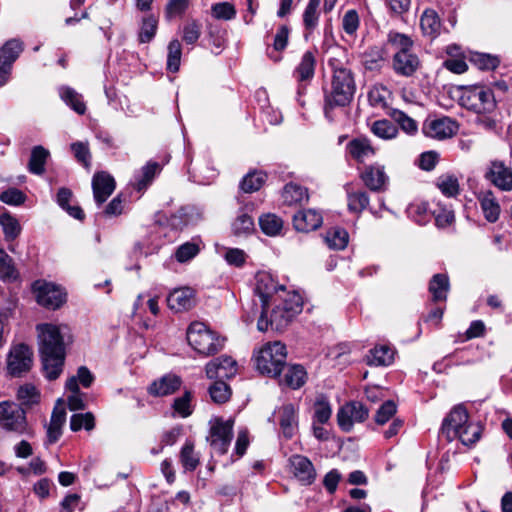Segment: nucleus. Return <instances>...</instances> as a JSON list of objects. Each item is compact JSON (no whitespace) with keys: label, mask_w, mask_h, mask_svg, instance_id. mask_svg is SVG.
<instances>
[{"label":"nucleus","mask_w":512,"mask_h":512,"mask_svg":"<svg viewBox=\"0 0 512 512\" xmlns=\"http://www.w3.org/2000/svg\"><path fill=\"white\" fill-rule=\"evenodd\" d=\"M433 215L435 217L436 225L439 228L449 227L455 220L454 211L450 207L440 203L433 210Z\"/></svg>","instance_id":"obj_54"},{"label":"nucleus","mask_w":512,"mask_h":512,"mask_svg":"<svg viewBox=\"0 0 512 512\" xmlns=\"http://www.w3.org/2000/svg\"><path fill=\"white\" fill-rule=\"evenodd\" d=\"M283 202L287 205L300 204L308 199L306 188L296 183H288L282 192Z\"/></svg>","instance_id":"obj_39"},{"label":"nucleus","mask_w":512,"mask_h":512,"mask_svg":"<svg viewBox=\"0 0 512 512\" xmlns=\"http://www.w3.org/2000/svg\"><path fill=\"white\" fill-rule=\"evenodd\" d=\"M266 179L263 172L248 173L242 180L240 188L246 193H252L260 189Z\"/></svg>","instance_id":"obj_55"},{"label":"nucleus","mask_w":512,"mask_h":512,"mask_svg":"<svg viewBox=\"0 0 512 512\" xmlns=\"http://www.w3.org/2000/svg\"><path fill=\"white\" fill-rule=\"evenodd\" d=\"M395 351L388 345H378L372 348L365 356L366 364L369 366H389L394 361Z\"/></svg>","instance_id":"obj_30"},{"label":"nucleus","mask_w":512,"mask_h":512,"mask_svg":"<svg viewBox=\"0 0 512 512\" xmlns=\"http://www.w3.org/2000/svg\"><path fill=\"white\" fill-rule=\"evenodd\" d=\"M92 189L94 200L101 205L115 190V180L107 172H97L92 179Z\"/></svg>","instance_id":"obj_25"},{"label":"nucleus","mask_w":512,"mask_h":512,"mask_svg":"<svg viewBox=\"0 0 512 512\" xmlns=\"http://www.w3.org/2000/svg\"><path fill=\"white\" fill-rule=\"evenodd\" d=\"M480 422L472 421L464 404L455 405L443 419L441 434L449 441L458 439L465 446H473L482 435Z\"/></svg>","instance_id":"obj_3"},{"label":"nucleus","mask_w":512,"mask_h":512,"mask_svg":"<svg viewBox=\"0 0 512 512\" xmlns=\"http://www.w3.org/2000/svg\"><path fill=\"white\" fill-rule=\"evenodd\" d=\"M307 373L303 366L295 364L289 366L282 379H280V385L287 386L291 389H298L303 386L306 382Z\"/></svg>","instance_id":"obj_32"},{"label":"nucleus","mask_w":512,"mask_h":512,"mask_svg":"<svg viewBox=\"0 0 512 512\" xmlns=\"http://www.w3.org/2000/svg\"><path fill=\"white\" fill-rule=\"evenodd\" d=\"M200 215L195 207L185 206L178 209L170 218L171 225L176 229L195 223Z\"/></svg>","instance_id":"obj_36"},{"label":"nucleus","mask_w":512,"mask_h":512,"mask_svg":"<svg viewBox=\"0 0 512 512\" xmlns=\"http://www.w3.org/2000/svg\"><path fill=\"white\" fill-rule=\"evenodd\" d=\"M66 422V410L62 405H56L52 411L50 423L47 427L48 443L52 444L59 440L62 435V427Z\"/></svg>","instance_id":"obj_31"},{"label":"nucleus","mask_w":512,"mask_h":512,"mask_svg":"<svg viewBox=\"0 0 512 512\" xmlns=\"http://www.w3.org/2000/svg\"><path fill=\"white\" fill-rule=\"evenodd\" d=\"M389 115L399 124L401 129L408 134H415L418 130L417 122L398 109H391Z\"/></svg>","instance_id":"obj_53"},{"label":"nucleus","mask_w":512,"mask_h":512,"mask_svg":"<svg viewBox=\"0 0 512 512\" xmlns=\"http://www.w3.org/2000/svg\"><path fill=\"white\" fill-rule=\"evenodd\" d=\"M181 378L175 374H166L151 383L148 388L153 396H167L174 393L181 386Z\"/></svg>","instance_id":"obj_29"},{"label":"nucleus","mask_w":512,"mask_h":512,"mask_svg":"<svg viewBox=\"0 0 512 512\" xmlns=\"http://www.w3.org/2000/svg\"><path fill=\"white\" fill-rule=\"evenodd\" d=\"M458 130L455 121L449 117L428 119L424 122L422 131L425 136L443 140L452 137Z\"/></svg>","instance_id":"obj_18"},{"label":"nucleus","mask_w":512,"mask_h":512,"mask_svg":"<svg viewBox=\"0 0 512 512\" xmlns=\"http://www.w3.org/2000/svg\"><path fill=\"white\" fill-rule=\"evenodd\" d=\"M49 157V151L42 146H35L32 149L28 168L33 174L41 175L45 171V163Z\"/></svg>","instance_id":"obj_42"},{"label":"nucleus","mask_w":512,"mask_h":512,"mask_svg":"<svg viewBox=\"0 0 512 512\" xmlns=\"http://www.w3.org/2000/svg\"><path fill=\"white\" fill-rule=\"evenodd\" d=\"M209 394L213 402L224 403L230 398L231 391L224 381L218 379L210 386Z\"/></svg>","instance_id":"obj_60"},{"label":"nucleus","mask_w":512,"mask_h":512,"mask_svg":"<svg viewBox=\"0 0 512 512\" xmlns=\"http://www.w3.org/2000/svg\"><path fill=\"white\" fill-rule=\"evenodd\" d=\"M259 225L263 233L268 236L280 234L283 228V221L275 214H265L259 218Z\"/></svg>","instance_id":"obj_45"},{"label":"nucleus","mask_w":512,"mask_h":512,"mask_svg":"<svg viewBox=\"0 0 512 512\" xmlns=\"http://www.w3.org/2000/svg\"><path fill=\"white\" fill-rule=\"evenodd\" d=\"M482 213L488 222L494 223L501 213L500 204L491 190L481 191L477 195Z\"/></svg>","instance_id":"obj_28"},{"label":"nucleus","mask_w":512,"mask_h":512,"mask_svg":"<svg viewBox=\"0 0 512 512\" xmlns=\"http://www.w3.org/2000/svg\"><path fill=\"white\" fill-rule=\"evenodd\" d=\"M324 241L330 249L343 250L349 241L348 232L340 227H335L326 232Z\"/></svg>","instance_id":"obj_40"},{"label":"nucleus","mask_w":512,"mask_h":512,"mask_svg":"<svg viewBox=\"0 0 512 512\" xmlns=\"http://www.w3.org/2000/svg\"><path fill=\"white\" fill-rule=\"evenodd\" d=\"M386 45L394 51L393 71L399 76H413L420 68L421 62L413 51L414 41L412 38L400 32L390 31L387 35Z\"/></svg>","instance_id":"obj_4"},{"label":"nucleus","mask_w":512,"mask_h":512,"mask_svg":"<svg viewBox=\"0 0 512 512\" xmlns=\"http://www.w3.org/2000/svg\"><path fill=\"white\" fill-rule=\"evenodd\" d=\"M275 417L282 435L286 439H291L298 431V417L294 405L285 404L275 411Z\"/></svg>","instance_id":"obj_22"},{"label":"nucleus","mask_w":512,"mask_h":512,"mask_svg":"<svg viewBox=\"0 0 512 512\" xmlns=\"http://www.w3.org/2000/svg\"><path fill=\"white\" fill-rule=\"evenodd\" d=\"M237 362L230 356H221L208 362L205 367L206 376L209 379H229L236 375Z\"/></svg>","instance_id":"obj_21"},{"label":"nucleus","mask_w":512,"mask_h":512,"mask_svg":"<svg viewBox=\"0 0 512 512\" xmlns=\"http://www.w3.org/2000/svg\"><path fill=\"white\" fill-rule=\"evenodd\" d=\"M95 426V419L92 413L87 412L85 414H73L70 419V428L72 431H79L84 428L90 431Z\"/></svg>","instance_id":"obj_57"},{"label":"nucleus","mask_w":512,"mask_h":512,"mask_svg":"<svg viewBox=\"0 0 512 512\" xmlns=\"http://www.w3.org/2000/svg\"><path fill=\"white\" fill-rule=\"evenodd\" d=\"M233 424L232 420L224 421L220 418L211 422L207 440L215 453L223 455L227 452L233 437Z\"/></svg>","instance_id":"obj_12"},{"label":"nucleus","mask_w":512,"mask_h":512,"mask_svg":"<svg viewBox=\"0 0 512 512\" xmlns=\"http://www.w3.org/2000/svg\"><path fill=\"white\" fill-rule=\"evenodd\" d=\"M167 70L177 72L180 67L182 47L178 39H173L167 47Z\"/></svg>","instance_id":"obj_46"},{"label":"nucleus","mask_w":512,"mask_h":512,"mask_svg":"<svg viewBox=\"0 0 512 512\" xmlns=\"http://www.w3.org/2000/svg\"><path fill=\"white\" fill-rule=\"evenodd\" d=\"M66 389L71 392L68 396L67 402L70 410H81L84 409L83 394L79 390V386L76 384V378H69L66 381Z\"/></svg>","instance_id":"obj_48"},{"label":"nucleus","mask_w":512,"mask_h":512,"mask_svg":"<svg viewBox=\"0 0 512 512\" xmlns=\"http://www.w3.org/2000/svg\"><path fill=\"white\" fill-rule=\"evenodd\" d=\"M202 25L197 20H191L182 28V39L188 45H194L201 36Z\"/></svg>","instance_id":"obj_58"},{"label":"nucleus","mask_w":512,"mask_h":512,"mask_svg":"<svg viewBox=\"0 0 512 512\" xmlns=\"http://www.w3.org/2000/svg\"><path fill=\"white\" fill-rule=\"evenodd\" d=\"M471 61L482 70H491L495 69L499 63L500 60L497 56H493L490 54L485 53H475L471 57Z\"/></svg>","instance_id":"obj_63"},{"label":"nucleus","mask_w":512,"mask_h":512,"mask_svg":"<svg viewBox=\"0 0 512 512\" xmlns=\"http://www.w3.org/2000/svg\"><path fill=\"white\" fill-rule=\"evenodd\" d=\"M31 291L37 304L47 310H58L67 302L66 289L54 282L38 279L32 283Z\"/></svg>","instance_id":"obj_9"},{"label":"nucleus","mask_w":512,"mask_h":512,"mask_svg":"<svg viewBox=\"0 0 512 512\" xmlns=\"http://www.w3.org/2000/svg\"><path fill=\"white\" fill-rule=\"evenodd\" d=\"M254 358L261 374L278 377L286 364V346L279 341L266 343L255 352Z\"/></svg>","instance_id":"obj_7"},{"label":"nucleus","mask_w":512,"mask_h":512,"mask_svg":"<svg viewBox=\"0 0 512 512\" xmlns=\"http://www.w3.org/2000/svg\"><path fill=\"white\" fill-rule=\"evenodd\" d=\"M459 103L477 114L491 113L496 108L492 90L486 86L474 85L462 89Z\"/></svg>","instance_id":"obj_10"},{"label":"nucleus","mask_w":512,"mask_h":512,"mask_svg":"<svg viewBox=\"0 0 512 512\" xmlns=\"http://www.w3.org/2000/svg\"><path fill=\"white\" fill-rule=\"evenodd\" d=\"M315 66H316V57L315 53L311 51H306L299 62V64L296 66L293 75L296 78V80L300 83L298 85L297 95H298V102L303 105L301 102V96L304 94L305 91V85L302 83H306L312 80L315 74Z\"/></svg>","instance_id":"obj_20"},{"label":"nucleus","mask_w":512,"mask_h":512,"mask_svg":"<svg viewBox=\"0 0 512 512\" xmlns=\"http://www.w3.org/2000/svg\"><path fill=\"white\" fill-rule=\"evenodd\" d=\"M348 209L350 212L360 214L369 205V195L366 191L358 190L347 193Z\"/></svg>","instance_id":"obj_44"},{"label":"nucleus","mask_w":512,"mask_h":512,"mask_svg":"<svg viewBox=\"0 0 512 512\" xmlns=\"http://www.w3.org/2000/svg\"><path fill=\"white\" fill-rule=\"evenodd\" d=\"M360 179L373 192H383L389 184V176L385 171V166L379 163L366 166L360 173Z\"/></svg>","instance_id":"obj_17"},{"label":"nucleus","mask_w":512,"mask_h":512,"mask_svg":"<svg viewBox=\"0 0 512 512\" xmlns=\"http://www.w3.org/2000/svg\"><path fill=\"white\" fill-rule=\"evenodd\" d=\"M17 398L22 405L32 406L40 400V393L32 384H24L17 391Z\"/></svg>","instance_id":"obj_51"},{"label":"nucleus","mask_w":512,"mask_h":512,"mask_svg":"<svg viewBox=\"0 0 512 512\" xmlns=\"http://www.w3.org/2000/svg\"><path fill=\"white\" fill-rule=\"evenodd\" d=\"M436 185L442 194L447 197H454L459 193L458 179L454 175L445 174L440 176Z\"/></svg>","instance_id":"obj_49"},{"label":"nucleus","mask_w":512,"mask_h":512,"mask_svg":"<svg viewBox=\"0 0 512 512\" xmlns=\"http://www.w3.org/2000/svg\"><path fill=\"white\" fill-rule=\"evenodd\" d=\"M371 131L379 138L389 140L398 134V128L389 120H377L371 126Z\"/></svg>","instance_id":"obj_47"},{"label":"nucleus","mask_w":512,"mask_h":512,"mask_svg":"<svg viewBox=\"0 0 512 512\" xmlns=\"http://www.w3.org/2000/svg\"><path fill=\"white\" fill-rule=\"evenodd\" d=\"M346 154L357 163H364L375 156L376 149L368 138L361 136L353 138L347 143Z\"/></svg>","instance_id":"obj_23"},{"label":"nucleus","mask_w":512,"mask_h":512,"mask_svg":"<svg viewBox=\"0 0 512 512\" xmlns=\"http://www.w3.org/2000/svg\"><path fill=\"white\" fill-rule=\"evenodd\" d=\"M449 278L446 274H435L429 283V292L433 302H445L449 292Z\"/></svg>","instance_id":"obj_33"},{"label":"nucleus","mask_w":512,"mask_h":512,"mask_svg":"<svg viewBox=\"0 0 512 512\" xmlns=\"http://www.w3.org/2000/svg\"><path fill=\"white\" fill-rule=\"evenodd\" d=\"M387 57V51L383 46L370 47L364 54L365 64L369 69L380 67Z\"/></svg>","instance_id":"obj_50"},{"label":"nucleus","mask_w":512,"mask_h":512,"mask_svg":"<svg viewBox=\"0 0 512 512\" xmlns=\"http://www.w3.org/2000/svg\"><path fill=\"white\" fill-rule=\"evenodd\" d=\"M255 293L259 297L262 307L261 316L257 322L259 331L267 330V322L264 325V316L269 312L270 304L276 303L283 295L278 294L279 291L285 292L282 285H278L268 272L261 271L255 276Z\"/></svg>","instance_id":"obj_8"},{"label":"nucleus","mask_w":512,"mask_h":512,"mask_svg":"<svg viewBox=\"0 0 512 512\" xmlns=\"http://www.w3.org/2000/svg\"><path fill=\"white\" fill-rule=\"evenodd\" d=\"M321 0H309L303 12V25L305 29L304 37L308 36L316 29L319 22V6Z\"/></svg>","instance_id":"obj_35"},{"label":"nucleus","mask_w":512,"mask_h":512,"mask_svg":"<svg viewBox=\"0 0 512 512\" xmlns=\"http://www.w3.org/2000/svg\"><path fill=\"white\" fill-rule=\"evenodd\" d=\"M203 248L204 244L202 240L199 237H195L180 245L174 256H196L202 252Z\"/></svg>","instance_id":"obj_62"},{"label":"nucleus","mask_w":512,"mask_h":512,"mask_svg":"<svg viewBox=\"0 0 512 512\" xmlns=\"http://www.w3.org/2000/svg\"><path fill=\"white\" fill-rule=\"evenodd\" d=\"M328 65L332 69V78L329 90L325 92L324 111L330 117V110L334 107H343L349 104L356 91V83L352 70L339 58L331 57Z\"/></svg>","instance_id":"obj_2"},{"label":"nucleus","mask_w":512,"mask_h":512,"mask_svg":"<svg viewBox=\"0 0 512 512\" xmlns=\"http://www.w3.org/2000/svg\"><path fill=\"white\" fill-rule=\"evenodd\" d=\"M0 224L7 239H14L20 232V225L14 217L9 214L0 216Z\"/></svg>","instance_id":"obj_64"},{"label":"nucleus","mask_w":512,"mask_h":512,"mask_svg":"<svg viewBox=\"0 0 512 512\" xmlns=\"http://www.w3.org/2000/svg\"><path fill=\"white\" fill-rule=\"evenodd\" d=\"M368 409L360 402H349L337 412V422L341 430L349 432L355 423L363 422L368 417Z\"/></svg>","instance_id":"obj_15"},{"label":"nucleus","mask_w":512,"mask_h":512,"mask_svg":"<svg viewBox=\"0 0 512 512\" xmlns=\"http://www.w3.org/2000/svg\"><path fill=\"white\" fill-rule=\"evenodd\" d=\"M72 192L67 188H60L56 201L58 205L65 210L71 217L82 220L84 218V212L79 206H71L69 205V201L72 199Z\"/></svg>","instance_id":"obj_41"},{"label":"nucleus","mask_w":512,"mask_h":512,"mask_svg":"<svg viewBox=\"0 0 512 512\" xmlns=\"http://www.w3.org/2000/svg\"><path fill=\"white\" fill-rule=\"evenodd\" d=\"M313 421L319 424H325L329 421L332 415V407L328 398L324 395H319L314 403Z\"/></svg>","instance_id":"obj_43"},{"label":"nucleus","mask_w":512,"mask_h":512,"mask_svg":"<svg viewBox=\"0 0 512 512\" xmlns=\"http://www.w3.org/2000/svg\"><path fill=\"white\" fill-rule=\"evenodd\" d=\"M293 475L303 484L311 485L316 479L312 462L305 456L293 455L289 459Z\"/></svg>","instance_id":"obj_24"},{"label":"nucleus","mask_w":512,"mask_h":512,"mask_svg":"<svg viewBox=\"0 0 512 512\" xmlns=\"http://www.w3.org/2000/svg\"><path fill=\"white\" fill-rule=\"evenodd\" d=\"M180 459L186 470L193 471L198 466L199 457L195 454L194 445L191 442H186L182 447Z\"/></svg>","instance_id":"obj_59"},{"label":"nucleus","mask_w":512,"mask_h":512,"mask_svg":"<svg viewBox=\"0 0 512 512\" xmlns=\"http://www.w3.org/2000/svg\"><path fill=\"white\" fill-rule=\"evenodd\" d=\"M19 278L13 258H0V279L4 282H14Z\"/></svg>","instance_id":"obj_61"},{"label":"nucleus","mask_w":512,"mask_h":512,"mask_svg":"<svg viewBox=\"0 0 512 512\" xmlns=\"http://www.w3.org/2000/svg\"><path fill=\"white\" fill-rule=\"evenodd\" d=\"M484 177L501 191H512V168L507 166L503 161H491Z\"/></svg>","instance_id":"obj_16"},{"label":"nucleus","mask_w":512,"mask_h":512,"mask_svg":"<svg viewBox=\"0 0 512 512\" xmlns=\"http://www.w3.org/2000/svg\"><path fill=\"white\" fill-rule=\"evenodd\" d=\"M341 25L346 35L355 38L360 26V17L358 12L354 9L346 11L343 15Z\"/></svg>","instance_id":"obj_52"},{"label":"nucleus","mask_w":512,"mask_h":512,"mask_svg":"<svg viewBox=\"0 0 512 512\" xmlns=\"http://www.w3.org/2000/svg\"><path fill=\"white\" fill-rule=\"evenodd\" d=\"M33 362V352L29 346L20 343L13 345L7 355V372L13 377L27 373Z\"/></svg>","instance_id":"obj_13"},{"label":"nucleus","mask_w":512,"mask_h":512,"mask_svg":"<svg viewBox=\"0 0 512 512\" xmlns=\"http://www.w3.org/2000/svg\"><path fill=\"white\" fill-rule=\"evenodd\" d=\"M441 20L433 9H426L420 18V27L424 35L435 38L441 30Z\"/></svg>","instance_id":"obj_34"},{"label":"nucleus","mask_w":512,"mask_h":512,"mask_svg":"<svg viewBox=\"0 0 512 512\" xmlns=\"http://www.w3.org/2000/svg\"><path fill=\"white\" fill-rule=\"evenodd\" d=\"M252 211V206H246L239 211L237 218L232 224L235 234H248L254 230V217L250 214Z\"/></svg>","instance_id":"obj_38"},{"label":"nucleus","mask_w":512,"mask_h":512,"mask_svg":"<svg viewBox=\"0 0 512 512\" xmlns=\"http://www.w3.org/2000/svg\"><path fill=\"white\" fill-rule=\"evenodd\" d=\"M36 331L44 375L50 381L56 380L63 371L70 328L66 324L40 323Z\"/></svg>","instance_id":"obj_1"},{"label":"nucleus","mask_w":512,"mask_h":512,"mask_svg":"<svg viewBox=\"0 0 512 512\" xmlns=\"http://www.w3.org/2000/svg\"><path fill=\"white\" fill-rule=\"evenodd\" d=\"M389 94V90L382 85L372 87L368 93L370 105L375 108H386Z\"/></svg>","instance_id":"obj_56"},{"label":"nucleus","mask_w":512,"mask_h":512,"mask_svg":"<svg viewBox=\"0 0 512 512\" xmlns=\"http://www.w3.org/2000/svg\"><path fill=\"white\" fill-rule=\"evenodd\" d=\"M59 95L61 99L76 113L82 115L86 111V105L83 101L82 95L68 86L59 88Z\"/></svg>","instance_id":"obj_37"},{"label":"nucleus","mask_w":512,"mask_h":512,"mask_svg":"<svg viewBox=\"0 0 512 512\" xmlns=\"http://www.w3.org/2000/svg\"><path fill=\"white\" fill-rule=\"evenodd\" d=\"M159 169V165L155 162H152L147 163L138 172L134 174L133 181L131 182V187L138 193L136 199H139L141 194L152 183Z\"/></svg>","instance_id":"obj_27"},{"label":"nucleus","mask_w":512,"mask_h":512,"mask_svg":"<svg viewBox=\"0 0 512 512\" xmlns=\"http://www.w3.org/2000/svg\"><path fill=\"white\" fill-rule=\"evenodd\" d=\"M0 427L19 435L27 434L29 427L24 409L15 402H0Z\"/></svg>","instance_id":"obj_11"},{"label":"nucleus","mask_w":512,"mask_h":512,"mask_svg":"<svg viewBox=\"0 0 512 512\" xmlns=\"http://www.w3.org/2000/svg\"><path fill=\"white\" fill-rule=\"evenodd\" d=\"M189 345L200 355L210 356L224 348L225 338L210 330L202 322H193L187 329Z\"/></svg>","instance_id":"obj_6"},{"label":"nucleus","mask_w":512,"mask_h":512,"mask_svg":"<svg viewBox=\"0 0 512 512\" xmlns=\"http://www.w3.org/2000/svg\"><path fill=\"white\" fill-rule=\"evenodd\" d=\"M270 318L268 313L264 316V323L267 322V328L271 326L273 330H284L293 319L302 311L303 300L297 292L287 293L279 298L276 303H271Z\"/></svg>","instance_id":"obj_5"},{"label":"nucleus","mask_w":512,"mask_h":512,"mask_svg":"<svg viewBox=\"0 0 512 512\" xmlns=\"http://www.w3.org/2000/svg\"><path fill=\"white\" fill-rule=\"evenodd\" d=\"M322 222V215L315 209L301 210L293 217L295 229L301 232L316 230L321 226Z\"/></svg>","instance_id":"obj_26"},{"label":"nucleus","mask_w":512,"mask_h":512,"mask_svg":"<svg viewBox=\"0 0 512 512\" xmlns=\"http://www.w3.org/2000/svg\"><path fill=\"white\" fill-rule=\"evenodd\" d=\"M22 51L23 43L18 39H10L0 48V87L8 83L13 63Z\"/></svg>","instance_id":"obj_14"},{"label":"nucleus","mask_w":512,"mask_h":512,"mask_svg":"<svg viewBox=\"0 0 512 512\" xmlns=\"http://www.w3.org/2000/svg\"><path fill=\"white\" fill-rule=\"evenodd\" d=\"M166 300L172 311H188L196 304V290L189 286L178 287L169 292Z\"/></svg>","instance_id":"obj_19"}]
</instances>
